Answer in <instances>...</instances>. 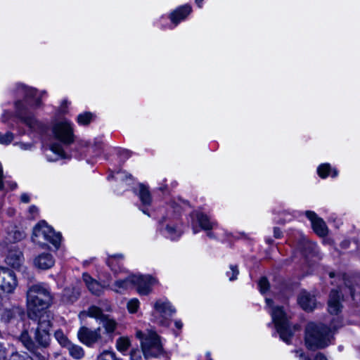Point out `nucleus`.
<instances>
[{"label": "nucleus", "instance_id": "obj_1", "mask_svg": "<svg viewBox=\"0 0 360 360\" xmlns=\"http://www.w3.org/2000/svg\"><path fill=\"white\" fill-rule=\"evenodd\" d=\"M341 326V320L339 316L335 318L330 328L314 323H309L306 328L305 344L308 349L314 350L323 348L331 343L332 330H336Z\"/></svg>", "mask_w": 360, "mask_h": 360}, {"label": "nucleus", "instance_id": "obj_2", "mask_svg": "<svg viewBox=\"0 0 360 360\" xmlns=\"http://www.w3.org/2000/svg\"><path fill=\"white\" fill-rule=\"evenodd\" d=\"M52 301V295L47 284L38 283L30 286L27 291V307L29 314L37 316L47 309Z\"/></svg>", "mask_w": 360, "mask_h": 360}, {"label": "nucleus", "instance_id": "obj_3", "mask_svg": "<svg viewBox=\"0 0 360 360\" xmlns=\"http://www.w3.org/2000/svg\"><path fill=\"white\" fill-rule=\"evenodd\" d=\"M266 305L271 308L270 314L281 339L287 344H290L293 333L289 322L290 316L282 307L273 306L271 300L266 298Z\"/></svg>", "mask_w": 360, "mask_h": 360}, {"label": "nucleus", "instance_id": "obj_4", "mask_svg": "<svg viewBox=\"0 0 360 360\" xmlns=\"http://www.w3.org/2000/svg\"><path fill=\"white\" fill-rule=\"evenodd\" d=\"M32 240L41 246L49 243L58 249L61 241V235L55 232L45 221H41L33 229Z\"/></svg>", "mask_w": 360, "mask_h": 360}, {"label": "nucleus", "instance_id": "obj_5", "mask_svg": "<svg viewBox=\"0 0 360 360\" xmlns=\"http://www.w3.org/2000/svg\"><path fill=\"white\" fill-rule=\"evenodd\" d=\"M136 336L141 340L142 352L146 358L157 357L162 352V346L158 335L153 330L146 333L137 330Z\"/></svg>", "mask_w": 360, "mask_h": 360}, {"label": "nucleus", "instance_id": "obj_6", "mask_svg": "<svg viewBox=\"0 0 360 360\" xmlns=\"http://www.w3.org/2000/svg\"><path fill=\"white\" fill-rule=\"evenodd\" d=\"M175 313V308L167 299H159L153 304L151 321L160 326L167 328L170 325L171 317Z\"/></svg>", "mask_w": 360, "mask_h": 360}, {"label": "nucleus", "instance_id": "obj_7", "mask_svg": "<svg viewBox=\"0 0 360 360\" xmlns=\"http://www.w3.org/2000/svg\"><path fill=\"white\" fill-rule=\"evenodd\" d=\"M88 316L100 321L107 333H112L117 328L116 321L105 315L102 310L96 306H91L87 310L81 311L78 315L80 321H84Z\"/></svg>", "mask_w": 360, "mask_h": 360}, {"label": "nucleus", "instance_id": "obj_8", "mask_svg": "<svg viewBox=\"0 0 360 360\" xmlns=\"http://www.w3.org/2000/svg\"><path fill=\"white\" fill-rule=\"evenodd\" d=\"M51 328V316L47 312H45L40 316L38 326L34 331L36 342L43 347H47L49 344Z\"/></svg>", "mask_w": 360, "mask_h": 360}, {"label": "nucleus", "instance_id": "obj_9", "mask_svg": "<svg viewBox=\"0 0 360 360\" xmlns=\"http://www.w3.org/2000/svg\"><path fill=\"white\" fill-rule=\"evenodd\" d=\"M18 285L15 274L6 267L0 266V295L1 292L13 293Z\"/></svg>", "mask_w": 360, "mask_h": 360}, {"label": "nucleus", "instance_id": "obj_10", "mask_svg": "<svg viewBox=\"0 0 360 360\" xmlns=\"http://www.w3.org/2000/svg\"><path fill=\"white\" fill-rule=\"evenodd\" d=\"M161 232L166 238L172 240H176L182 235V224L176 216L173 219H170L167 215V219L162 224Z\"/></svg>", "mask_w": 360, "mask_h": 360}, {"label": "nucleus", "instance_id": "obj_11", "mask_svg": "<svg viewBox=\"0 0 360 360\" xmlns=\"http://www.w3.org/2000/svg\"><path fill=\"white\" fill-rule=\"evenodd\" d=\"M134 286L140 295H147L152 292L153 287L158 282L150 275L132 274Z\"/></svg>", "mask_w": 360, "mask_h": 360}, {"label": "nucleus", "instance_id": "obj_12", "mask_svg": "<svg viewBox=\"0 0 360 360\" xmlns=\"http://www.w3.org/2000/svg\"><path fill=\"white\" fill-rule=\"evenodd\" d=\"M52 132L56 139L65 144H70L74 141L72 124L67 120L54 124Z\"/></svg>", "mask_w": 360, "mask_h": 360}, {"label": "nucleus", "instance_id": "obj_13", "mask_svg": "<svg viewBox=\"0 0 360 360\" xmlns=\"http://www.w3.org/2000/svg\"><path fill=\"white\" fill-rule=\"evenodd\" d=\"M191 219V226L194 233L199 231L198 227L205 231H210L215 229L217 226L215 221H212L207 215L200 212H193Z\"/></svg>", "mask_w": 360, "mask_h": 360}, {"label": "nucleus", "instance_id": "obj_14", "mask_svg": "<svg viewBox=\"0 0 360 360\" xmlns=\"http://www.w3.org/2000/svg\"><path fill=\"white\" fill-rule=\"evenodd\" d=\"M78 339L88 347H92L101 339V328L91 330L86 326L79 328L77 333Z\"/></svg>", "mask_w": 360, "mask_h": 360}, {"label": "nucleus", "instance_id": "obj_15", "mask_svg": "<svg viewBox=\"0 0 360 360\" xmlns=\"http://www.w3.org/2000/svg\"><path fill=\"white\" fill-rule=\"evenodd\" d=\"M306 217L310 220L314 231L319 236H325L328 233V228L325 221L317 217L315 212L307 211Z\"/></svg>", "mask_w": 360, "mask_h": 360}, {"label": "nucleus", "instance_id": "obj_16", "mask_svg": "<svg viewBox=\"0 0 360 360\" xmlns=\"http://www.w3.org/2000/svg\"><path fill=\"white\" fill-rule=\"evenodd\" d=\"M25 261L22 252L14 247L11 248L6 257V263L15 269H19Z\"/></svg>", "mask_w": 360, "mask_h": 360}, {"label": "nucleus", "instance_id": "obj_17", "mask_svg": "<svg viewBox=\"0 0 360 360\" xmlns=\"http://www.w3.org/2000/svg\"><path fill=\"white\" fill-rule=\"evenodd\" d=\"M82 278L86 288L93 295L100 296L103 294L105 290L109 287L108 284H101L88 274H83Z\"/></svg>", "mask_w": 360, "mask_h": 360}, {"label": "nucleus", "instance_id": "obj_18", "mask_svg": "<svg viewBox=\"0 0 360 360\" xmlns=\"http://www.w3.org/2000/svg\"><path fill=\"white\" fill-rule=\"evenodd\" d=\"M18 92L27 99H32L31 105L34 107L39 106L41 93L38 92L36 89L28 87L24 84H18Z\"/></svg>", "mask_w": 360, "mask_h": 360}, {"label": "nucleus", "instance_id": "obj_19", "mask_svg": "<svg viewBox=\"0 0 360 360\" xmlns=\"http://www.w3.org/2000/svg\"><path fill=\"white\" fill-rule=\"evenodd\" d=\"M23 316V311L18 307H13L9 309H6L1 314L0 321L3 323L6 324L22 319Z\"/></svg>", "mask_w": 360, "mask_h": 360}, {"label": "nucleus", "instance_id": "obj_20", "mask_svg": "<svg viewBox=\"0 0 360 360\" xmlns=\"http://www.w3.org/2000/svg\"><path fill=\"white\" fill-rule=\"evenodd\" d=\"M191 11V7L186 4L177 8L172 12L169 15V19L173 25L172 27H176L181 21L184 20Z\"/></svg>", "mask_w": 360, "mask_h": 360}, {"label": "nucleus", "instance_id": "obj_21", "mask_svg": "<svg viewBox=\"0 0 360 360\" xmlns=\"http://www.w3.org/2000/svg\"><path fill=\"white\" fill-rule=\"evenodd\" d=\"M55 264V259L50 253H41L34 259V265L40 269H49Z\"/></svg>", "mask_w": 360, "mask_h": 360}, {"label": "nucleus", "instance_id": "obj_22", "mask_svg": "<svg viewBox=\"0 0 360 360\" xmlns=\"http://www.w3.org/2000/svg\"><path fill=\"white\" fill-rule=\"evenodd\" d=\"M134 286L132 275H129L124 279H117L108 289L116 293L123 294Z\"/></svg>", "mask_w": 360, "mask_h": 360}, {"label": "nucleus", "instance_id": "obj_23", "mask_svg": "<svg viewBox=\"0 0 360 360\" xmlns=\"http://www.w3.org/2000/svg\"><path fill=\"white\" fill-rule=\"evenodd\" d=\"M341 295L338 290H333L329 295L328 302V311L331 314L338 315L342 306L340 303Z\"/></svg>", "mask_w": 360, "mask_h": 360}, {"label": "nucleus", "instance_id": "obj_24", "mask_svg": "<svg viewBox=\"0 0 360 360\" xmlns=\"http://www.w3.org/2000/svg\"><path fill=\"white\" fill-rule=\"evenodd\" d=\"M297 302L305 311H312L316 306V299L306 291H302L298 296Z\"/></svg>", "mask_w": 360, "mask_h": 360}, {"label": "nucleus", "instance_id": "obj_25", "mask_svg": "<svg viewBox=\"0 0 360 360\" xmlns=\"http://www.w3.org/2000/svg\"><path fill=\"white\" fill-rule=\"evenodd\" d=\"M18 117L20 121L28 127L32 131H37L41 128V123L30 115L20 112Z\"/></svg>", "mask_w": 360, "mask_h": 360}, {"label": "nucleus", "instance_id": "obj_26", "mask_svg": "<svg viewBox=\"0 0 360 360\" xmlns=\"http://www.w3.org/2000/svg\"><path fill=\"white\" fill-rule=\"evenodd\" d=\"M124 257L122 255H115L109 256L107 259V264L110 269L115 273L117 274L123 271L122 264Z\"/></svg>", "mask_w": 360, "mask_h": 360}, {"label": "nucleus", "instance_id": "obj_27", "mask_svg": "<svg viewBox=\"0 0 360 360\" xmlns=\"http://www.w3.org/2000/svg\"><path fill=\"white\" fill-rule=\"evenodd\" d=\"M137 195L143 206H150L151 205L152 198L148 186L143 184H139Z\"/></svg>", "mask_w": 360, "mask_h": 360}, {"label": "nucleus", "instance_id": "obj_28", "mask_svg": "<svg viewBox=\"0 0 360 360\" xmlns=\"http://www.w3.org/2000/svg\"><path fill=\"white\" fill-rule=\"evenodd\" d=\"M49 151L52 153L54 156H51L46 153L47 160L49 161H56L58 159L65 158L66 155L60 144L53 143L50 146Z\"/></svg>", "mask_w": 360, "mask_h": 360}, {"label": "nucleus", "instance_id": "obj_29", "mask_svg": "<svg viewBox=\"0 0 360 360\" xmlns=\"http://www.w3.org/2000/svg\"><path fill=\"white\" fill-rule=\"evenodd\" d=\"M330 172L332 177H336L338 174L335 169H331L330 165L328 163L321 164L317 168V173L322 179L326 178Z\"/></svg>", "mask_w": 360, "mask_h": 360}, {"label": "nucleus", "instance_id": "obj_30", "mask_svg": "<svg viewBox=\"0 0 360 360\" xmlns=\"http://www.w3.org/2000/svg\"><path fill=\"white\" fill-rule=\"evenodd\" d=\"M20 341L22 342V344L24 345L25 348H27L29 351L32 352L33 353H36L34 352L35 349V343L32 340L30 336L28 334V332L27 330H24L20 338Z\"/></svg>", "mask_w": 360, "mask_h": 360}, {"label": "nucleus", "instance_id": "obj_31", "mask_svg": "<svg viewBox=\"0 0 360 360\" xmlns=\"http://www.w3.org/2000/svg\"><path fill=\"white\" fill-rule=\"evenodd\" d=\"M68 349L70 355L75 359H81L84 356V351L83 348L79 345L70 343L66 347Z\"/></svg>", "mask_w": 360, "mask_h": 360}, {"label": "nucleus", "instance_id": "obj_32", "mask_svg": "<svg viewBox=\"0 0 360 360\" xmlns=\"http://www.w3.org/2000/svg\"><path fill=\"white\" fill-rule=\"evenodd\" d=\"M79 295V290L75 288H65L63 292V300L65 302H73Z\"/></svg>", "mask_w": 360, "mask_h": 360}, {"label": "nucleus", "instance_id": "obj_33", "mask_svg": "<svg viewBox=\"0 0 360 360\" xmlns=\"http://www.w3.org/2000/svg\"><path fill=\"white\" fill-rule=\"evenodd\" d=\"M130 346V340L128 338L122 337L117 340L116 348L121 352H126Z\"/></svg>", "mask_w": 360, "mask_h": 360}, {"label": "nucleus", "instance_id": "obj_34", "mask_svg": "<svg viewBox=\"0 0 360 360\" xmlns=\"http://www.w3.org/2000/svg\"><path fill=\"white\" fill-rule=\"evenodd\" d=\"M13 146L18 148L22 151H32L35 148L34 142H24V141H15L13 143Z\"/></svg>", "mask_w": 360, "mask_h": 360}, {"label": "nucleus", "instance_id": "obj_35", "mask_svg": "<svg viewBox=\"0 0 360 360\" xmlns=\"http://www.w3.org/2000/svg\"><path fill=\"white\" fill-rule=\"evenodd\" d=\"M54 337L58 343L63 346L66 347L70 343L68 338L65 335L63 332L60 330H58L54 333Z\"/></svg>", "mask_w": 360, "mask_h": 360}, {"label": "nucleus", "instance_id": "obj_36", "mask_svg": "<svg viewBox=\"0 0 360 360\" xmlns=\"http://www.w3.org/2000/svg\"><path fill=\"white\" fill-rule=\"evenodd\" d=\"M295 356L298 358L299 360H311L302 349L296 350ZM314 360H328L323 354H318L315 356Z\"/></svg>", "mask_w": 360, "mask_h": 360}, {"label": "nucleus", "instance_id": "obj_37", "mask_svg": "<svg viewBox=\"0 0 360 360\" xmlns=\"http://www.w3.org/2000/svg\"><path fill=\"white\" fill-rule=\"evenodd\" d=\"M140 307V302L137 298L129 300L127 304V307L129 313H136Z\"/></svg>", "mask_w": 360, "mask_h": 360}, {"label": "nucleus", "instance_id": "obj_38", "mask_svg": "<svg viewBox=\"0 0 360 360\" xmlns=\"http://www.w3.org/2000/svg\"><path fill=\"white\" fill-rule=\"evenodd\" d=\"M9 240L13 242H17L22 240L25 237L24 231L15 230L8 233Z\"/></svg>", "mask_w": 360, "mask_h": 360}, {"label": "nucleus", "instance_id": "obj_39", "mask_svg": "<svg viewBox=\"0 0 360 360\" xmlns=\"http://www.w3.org/2000/svg\"><path fill=\"white\" fill-rule=\"evenodd\" d=\"M14 140V134L12 132H6L3 134L0 133V144L8 145Z\"/></svg>", "mask_w": 360, "mask_h": 360}, {"label": "nucleus", "instance_id": "obj_40", "mask_svg": "<svg viewBox=\"0 0 360 360\" xmlns=\"http://www.w3.org/2000/svg\"><path fill=\"white\" fill-rule=\"evenodd\" d=\"M92 118V115L89 112L80 114L77 116V122L79 124L85 125L89 124Z\"/></svg>", "mask_w": 360, "mask_h": 360}, {"label": "nucleus", "instance_id": "obj_41", "mask_svg": "<svg viewBox=\"0 0 360 360\" xmlns=\"http://www.w3.org/2000/svg\"><path fill=\"white\" fill-rule=\"evenodd\" d=\"M96 360H117V359L113 352L106 350L101 353Z\"/></svg>", "mask_w": 360, "mask_h": 360}, {"label": "nucleus", "instance_id": "obj_42", "mask_svg": "<svg viewBox=\"0 0 360 360\" xmlns=\"http://www.w3.org/2000/svg\"><path fill=\"white\" fill-rule=\"evenodd\" d=\"M112 177L115 178L117 181H124L125 179H131V176L124 171H118Z\"/></svg>", "mask_w": 360, "mask_h": 360}, {"label": "nucleus", "instance_id": "obj_43", "mask_svg": "<svg viewBox=\"0 0 360 360\" xmlns=\"http://www.w3.org/2000/svg\"><path fill=\"white\" fill-rule=\"evenodd\" d=\"M238 269L236 266L231 265L230 266V271L226 272L227 276H229V280L231 281H234L236 279L237 276L238 274Z\"/></svg>", "mask_w": 360, "mask_h": 360}, {"label": "nucleus", "instance_id": "obj_44", "mask_svg": "<svg viewBox=\"0 0 360 360\" xmlns=\"http://www.w3.org/2000/svg\"><path fill=\"white\" fill-rule=\"evenodd\" d=\"M259 290L262 293H264L269 289V282L266 278H262L258 283Z\"/></svg>", "mask_w": 360, "mask_h": 360}, {"label": "nucleus", "instance_id": "obj_45", "mask_svg": "<svg viewBox=\"0 0 360 360\" xmlns=\"http://www.w3.org/2000/svg\"><path fill=\"white\" fill-rule=\"evenodd\" d=\"M342 290H344L345 292L346 290H348L350 292V295H351L352 297L353 298V300H356L357 302H360V295L354 294V290H356V288L353 289V288L348 285V284L345 282V287L343 288Z\"/></svg>", "mask_w": 360, "mask_h": 360}, {"label": "nucleus", "instance_id": "obj_46", "mask_svg": "<svg viewBox=\"0 0 360 360\" xmlns=\"http://www.w3.org/2000/svg\"><path fill=\"white\" fill-rule=\"evenodd\" d=\"M32 357H27L25 355H22V354H20L17 352L15 353H13L10 358H9V360H28V359H31Z\"/></svg>", "mask_w": 360, "mask_h": 360}, {"label": "nucleus", "instance_id": "obj_47", "mask_svg": "<svg viewBox=\"0 0 360 360\" xmlns=\"http://www.w3.org/2000/svg\"><path fill=\"white\" fill-rule=\"evenodd\" d=\"M182 203L183 202L181 201H179V202H174L169 205V207L174 210V212L179 214L181 210Z\"/></svg>", "mask_w": 360, "mask_h": 360}, {"label": "nucleus", "instance_id": "obj_48", "mask_svg": "<svg viewBox=\"0 0 360 360\" xmlns=\"http://www.w3.org/2000/svg\"><path fill=\"white\" fill-rule=\"evenodd\" d=\"M131 360H141V353L139 349H133L130 352Z\"/></svg>", "mask_w": 360, "mask_h": 360}, {"label": "nucleus", "instance_id": "obj_49", "mask_svg": "<svg viewBox=\"0 0 360 360\" xmlns=\"http://www.w3.org/2000/svg\"><path fill=\"white\" fill-rule=\"evenodd\" d=\"M47 356L45 354H41L40 353H33L31 359L28 360H46Z\"/></svg>", "mask_w": 360, "mask_h": 360}, {"label": "nucleus", "instance_id": "obj_50", "mask_svg": "<svg viewBox=\"0 0 360 360\" xmlns=\"http://www.w3.org/2000/svg\"><path fill=\"white\" fill-rule=\"evenodd\" d=\"M7 350L2 343L0 342V360H5Z\"/></svg>", "mask_w": 360, "mask_h": 360}, {"label": "nucleus", "instance_id": "obj_51", "mask_svg": "<svg viewBox=\"0 0 360 360\" xmlns=\"http://www.w3.org/2000/svg\"><path fill=\"white\" fill-rule=\"evenodd\" d=\"M20 200L22 202L27 203L30 202V196L27 193H22L20 196Z\"/></svg>", "mask_w": 360, "mask_h": 360}, {"label": "nucleus", "instance_id": "obj_52", "mask_svg": "<svg viewBox=\"0 0 360 360\" xmlns=\"http://www.w3.org/2000/svg\"><path fill=\"white\" fill-rule=\"evenodd\" d=\"M29 212L33 217L37 214L38 210L35 206H31L29 209Z\"/></svg>", "mask_w": 360, "mask_h": 360}, {"label": "nucleus", "instance_id": "obj_53", "mask_svg": "<svg viewBox=\"0 0 360 360\" xmlns=\"http://www.w3.org/2000/svg\"><path fill=\"white\" fill-rule=\"evenodd\" d=\"M281 231L278 228H274V236L277 238H280L281 236Z\"/></svg>", "mask_w": 360, "mask_h": 360}, {"label": "nucleus", "instance_id": "obj_54", "mask_svg": "<svg viewBox=\"0 0 360 360\" xmlns=\"http://www.w3.org/2000/svg\"><path fill=\"white\" fill-rule=\"evenodd\" d=\"M174 325H175L176 328H177L179 330L181 329L183 327V323L181 320H176L174 321Z\"/></svg>", "mask_w": 360, "mask_h": 360}, {"label": "nucleus", "instance_id": "obj_55", "mask_svg": "<svg viewBox=\"0 0 360 360\" xmlns=\"http://www.w3.org/2000/svg\"><path fill=\"white\" fill-rule=\"evenodd\" d=\"M2 179H3V167H2L1 164L0 163V189L2 188V186H3Z\"/></svg>", "mask_w": 360, "mask_h": 360}, {"label": "nucleus", "instance_id": "obj_56", "mask_svg": "<svg viewBox=\"0 0 360 360\" xmlns=\"http://www.w3.org/2000/svg\"><path fill=\"white\" fill-rule=\"evenodd\" d=\"M195 1L196 4L198 5V6L199 8H202L203 0H195Z\"/></svg>", "mask_w": 360, "mask_h": 360}, {"label": "nucleus", "instance_id": "obj_57", "mask_svg": "<svg viewBox=\"0 0 360 360\" xmlns=\"http://www.w3.org/2000/svg\"><path fill=\"white\" fill-rule=\"evenodd\" d=\"M141 210H142V212H143L144 214H147V215H148V216L150 215V214H149V212H148V209H141Z\"/></svg>", "mask_w": 360, "mask_h": 360}, {"label": "nucleus", "instance_id": "obj_58", "mask_svg": "<svg viewBox=\"0 0 360 360\" xmlns=\"http://www.w3.org/2000/svg\"><path fill=\"white\" fill-rule=\"evenodd\" d=\"M308 245L311 250H314V248H315V245L311 243H309Z\"/></svg>", "mask_w": 360, "mask_h": 360}, {"label": "nucleus", "instance_id": "obj_59", "mask_svg": "<svg viewBox=\"0 0 360 360\" xmlns=\"http://www.w3.org/2000/svg\"><path fill=\"white\" fill-rule=\"evenodd\" d=\"M207 236L210 237V238H216L215 236L213 235V233L212 232H207Z\"/></svg>", "mask_w": 360, "mask_h": 360}, {"label": "nucleus", "instance_id": "obj_60", "mask_svg": "<svg viewBox=\"0 0 360 360\" xmlns=\"http://www.w3.org/2000/svg\"><path fill=\"white\" fill-rule=\"evenodd\" d=\"M329 276L330 278H333L335 276V274L333 272H330Z\"/></svg>", "mask_w": 360, "mask_h": 360}, {"label": "nucleus", "instance_id": "obj_61", "mask_svg": "<svg viewBox=\"0 0 360 360\" xmlns=\"http://www.w3.org/2000/svg\"><path fill=\"white\" fill-rule=\"evenodd\" d=\"M19 134H20V135H22V134H25V132H24V131H22V132H20Z\"/></svg>", "mask_w": 360, "mask_h": 360}]
</instances>
